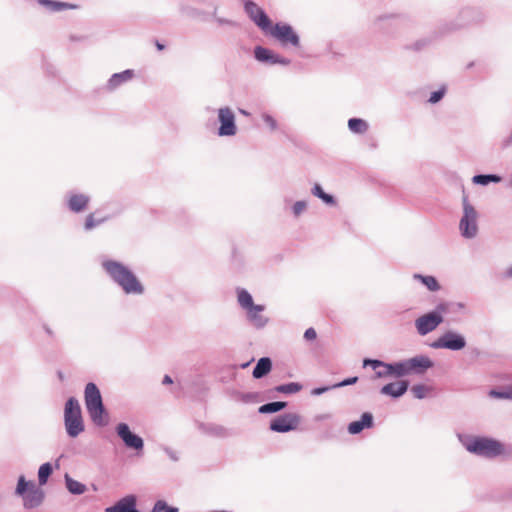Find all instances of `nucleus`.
<instances>
[{
  "label": "nucleus",
  "mask_w": 512,
  "mask_h": 512,
  "mask_svg": "<svg viewBox=\"0 0 512 512\" xmlns=\"http://www.w3.org/2000/svg\"><path fill=\"white\" fill-rule=\"evenodd\" d=\"M102 267L109 277L126 294L141 295L144 293V287L136 275L124 264L114 260H104Z\"/></svg>",
  "instance_id": "obj_1"
},
{
  "label": "nucleus",
  "mask_w": 512,
  "mask_h": 512,
  "mask_svg": "<svg viewBox=\"0 0 512 512\" xmlns=\"http://www.w3.org/2000/svg\"><path fill=\"white\" fill-rule=\"evenodd\" d=\"M460 443L467 451L485 458H495L505 452L504 445L492 438L458 434Z\"/></svg>",
  "instance_id": "obj_2"
},
{
  "label": "nucleus",
  "mask_w": 512,
  "mask_h": 512,
  "mask_svg": "<svg viewBox=\"0 0 512 512\" xmlns=\"http://www.w3.org/2000/svg\"><path fill=\"white\" fill-rule=\"evenodd\" d=\"M84 400L86 410L97 426H105L108 423V414L105 410L100 390L96 384L90 382L84 390Z\"/></svg>",
  "instance_id": "obj_3"
},
{
  "label": "nucleus",
  "mask_w": 512,
  "mask_h": 512,
  "mask_svg": "<svg viewBox=\"0 0 512 512\" xmlns=\"http://www.w3.org/2000/svg\"><path fill=\"white\" fill-rule=\"evenodd\" d=\"M64 425L69 437L76 438L85 429L79 401L71 397L64 408Z\"/></svg>",
  "instance_id": "obj_4"
},
{
  "label": "nucleus",
  "mask_w": 512,
  "mask_h": 512,
  "mask_svg": "<svg viewBox=\"0 0 512 512\" xmlns=\"http://www.w3.org/2000/svg\"><path fill=\"white\" fill-rule=\"evenodd\" d=\"M447 304L440 303L434 311L426 313L415 320V328L417 333L425 336L434 331L442 322V313L446 312Z\"/></svg>",
  "instance_id": "obj_5"
},
{
  "label": "nucleus",
  "mask_w": 512,
  "mask_h": 512,
  "mask_svg": "<svg viewBox=\"0 0 512 512\" xmlns=\"http://www.w3.org/2000/svg\"><path fill=\"white\" fill-rule=\"evenodd\" d=\"M461 235L464 238L471 239L477 235V212L468 202L467 198H463V216L459 223Z\"/></svg>",
  "instance_id": "obj_6"
},
{
  "label": "nucleus",
  "mask_w": 512,
  "mask_h": 512,
  "mask_svg": "<svg viewBox=\"0 0 512 512\" xmlns=\"http://www.w3.org/2000/svg\"><path fill=\"white\" fill-rule=\"evenodd\" d=\"M433 349H448L451 351H459L465 348V337L455 331L449 330L442 334L438 339L430 345Z\"/></svg>",
  "instance_id": "obj_7"
},
{
  "label": "nucleus",
  "mask_w": 512,
  "mask_h": 512,
  "mask_svg": "<svg viewBox=\"0 0 512 512\" xmlns=\"http://www.w3.org/2000/svg\"><path fill=\"white\" fill-rule=\"evenodd\" d=\"M272 37L278 40L283 46L291 45L298 47L300 44V38L298 34L293 30L289 24L277 23L268 29V32Z\"/></svg>",
  "instance_id": "obj_8"
},
{
  "label": "nucleus",
  "mask_w": 512,
  "mask_h": 512,
  "mask_svg": "<svg viewBox=\"0 0 512 512\" xmlns=\"http://www.w3.org/2000/svg\"><path fill=\"white\" fill-rule=\"evenodd\" d=\"M401 362L404 377L408 375H422L434 365L433 361L426 355H416L412 358L401 360Z\"/></svg>",
  "instance_id": "obj_9"
},
{
  "label": "nucleus",
  "mask_w": 512,
  "mask_h": 512,
  "mask_svg": "<svg viewBox=\"0 0 512 512\" xmlns=\"http://www.w3.org/2000/svg\"><path fill=\"white\" fill-rule=\"evenodd\" d=\"M244 9L249 18L265 33L271 28V20L265 11L255 2L248 0L244 4Z\"/></svg>",
  "instance_id": "obj_10"
},
{
  "label": "nucleus",
  "mask_w": 512,
  "mask_h": 512,
  "mask_svg": "<svg viewBox=\"0 0 512 512\" xmlns=\"http://www.w3.org/2000/svg\"><path fill=\"white\" fill-rule=\"evenodd\" d=\"M218 120L220 122V126L218 128L219 136H234L237 133L235 115L229 107H222L218 109Z\"/></svg>",
  "instance_id": "obj_11"
},
{
  "label": "nucleus",
  "mask_w": 512,
  "mask_h": 512,
  "mask_svg": "<svg viewBox=\"0 0 512 512\" xmlns=\"http://www.w3.org/2000/svg\"><path fill=\"white\" fill-rule=\"evenodd\" d=\"M300 416L296 413H285L274 418L270 423V429L278 433H286L295 430L300 423Z\"/></svg>",
  "instance_id": "obj_12"
},
{
  "label": "nucleus",
  "mask_w": 512,
  "mask_h": 512,
  "mask_svg": "<svg viewBox=\"0 0 512 512\" xmlns=\"http://www.w3.org/2000/svg\"><path fill=\"white\" fill-rule=\"evenodd\" d=\"M116 433L127 448L134 449L136 451L143 450V439L140 436L132 433L126 423H119L116 426Z\"/></svg>",
  "instance_id": "obj_13"
},
{
  "label": "nucleus",
  "mask_w": 512,
  "mask_h": 512,
  "mask_svg": "<svg viewBox=\"0 0 512 512\" xmlns=\"http://www.w3.org/2000/svg\"><path fill=\"white\" fill-rule=\"evenodd\" d=\"M255 58L260 62H265L269 64H281V65H289L290 60L280 56L279 54L274 53L273 51L257 46L254 50Z\"/></svg>",
  "instance_id": "obj_14"
},
{
  "label": "nucleus",
  "mask_w": 512,
  "mask_h": 512,
  "mask_svg": "<svg viewBox=\"0 0 512 512\" xmlns=\"http://www.w3.org/2000/svg\"><path fill=\"white\" fill-rule=\"evenodd\" d=\"M408 387H409L408 381L401 380V381L391 382V383L384 385L380 389V393L382 395L390 396L392 398H399L406 393V391L408 390Z\"/></svg>",
  "instance_id": "obj_15"
},
{
  "label": "nucleus",
  "mask_w": 512,
  "mask_h": 512,
  "mask_svg": "<svg viewBox=\"0 0 512 512\" xmlns=\"http://www.w3.org/2000/svg\"><path fill=\"white\" fill-rule=\"evenodd\" d=\"M44 499V492L36 487L35 484H31L29 490L23 496L24 507L32 509L39 506Z\"/></svg>",
  "instance_id": "obj_16"
},
{
  "label": "nucleus",
  "mask_w": 512,
  "mask_h": 512,
  "mask_svg": "<svg viewBox=\"0 0 512 512\" xmlns=\"http://www.w3.org/2000/svg\"><path fill=\"white\" fill-rule=\"evenodd\" d=\"M482 20V14L475 8L467 7L461 10L459 14V21L453 26L452 29L460 28L462 26L480 22Z\"/></svg>",
  "instance_id": "obj_17"
},
{
  "label": "nucleus",
  "mask_w": 512,
  "mask_h": 512,
  "mask_svg": "<svg viewBox=\"0 0 512 512\" xmlns=\"http://www.w3.org/2000/svg\"><path fill=\"white\" fill-rule=\"evenodd\" d=\"M264 309L263 305L256 304L245 310L248 321L256 328H263L268 322V319L262 314Z\"/></svg>",
  "instance_id": "obj_18"
},
{
  "label": "nucleus",
  "mask_w": 512,
  "mask_h": 512,
  "mask_svg": "<svg viewBox=\"0 0 512 512\" xmlns=\"http://www.w3.org/2000/svg\"><path fill=\"white\" fill-rule=\"evenodd\" d=\"M376 378H401L403 376L402 362L384 363L383 368L377 370L375 373Z\"/></svg>",
  "instance_id": "obj_19"
},
{
  "label": "nucleus",
  "mask_w": 512,
  "mask_h": 512,
  "mask_svg": "<svg viewBox=\"0 0 512 512\" xmlns=\"http://www.w3.org/2000/svg\"><path fill=\"white\" fill-rule=\"evenodd\" d=\"M106 512H139L136 509V497L134 495H127L114 506L107 508Z\"/></svg>",
  "instance_id": "obj_20"
},
{
  "label": "nucleus",
  "mask_w": 512,
  "mask_h": 512,
  "mask_svg": "<svg viewBox=\"0 0 512 512\" xmlns=\"http://www.w3.org/2000/svg\"><path fill=\"white\" fill-rule=\"evenodd\" d=\"M133 75H134V72H133V70H130V69H127L120 73L113 74L109 78V80L106 84V89L109 91H113V90L117 89L122 84L131 80L133 78Z\"/></svg>",
  "instance_id": "obj_21"
},
{
  "label": "nucleus",
  "mask_w": 512,
  "mask_h": 512,
  "mask_svg": "<svg viewBox=\"0 0 512 512\" xmlns=\"http://www.w3.org/2000/svg\"><path fill=\"white\" fill-rule=\"evenodd\" d=\"M373 425V416L369 412H365L362 414L361 419L358 421L351 422L348 425V432L350 434H358L360 433L364 428H370Z\"/></svg>",
  "instance_id": "obj_22"
},
{
  "label": "nucleus",
  "mask_w": 512,
  "mask_h": 512,
  "mask_svg": "<svg viewBox=\"0 0 512 512\" xmlns=\"http://www.w3.org/2000/svg\"><path fill=\"white\" fill-rule=\"evenodd\" d=\"M89 202V197L84 194H71L68 198V207L73 212L83 211Z\"/></svg>",
  "instance_id": "obj_23"
},
{
  "label": "nucleus",
  "mask_w": 512,
  "mask_h": 512,
  "mask_svg": "<svg viewBox=\"0 0 512 512\" xmlns=\"http://www.w3.org/2000/svg\"><path fill=\"white\" fill-rule=\"evenodd\" d=\"M272 369V361L268 357L260 358L253 369V377L260 379L267 375Z\"/></svg>",
  "instance_id": "obj_24"
},
{
  "label": "nucleus",
  "mask_w": 512,
  "mask_h": 512,
  "mask_svg": "<svg viewBox=\"0 0 512 512\" xmlns=\"http://www.w3.org/2000/svg\"><path fill=\"white\" fill-rule=\"evenodd\" d=\"M413 278L420 281L431 292H436L440 289V285L434 276L414 274Z\"/></svg>",
  "instance_id": "obj_25"
},
{
  "label": "nucleus",
  "mask_w": 512,
  "mask_h": 512,
  "mask_svg": "<svg viewBox=\"0 0 512 512\" xmlns=\"http://www.w3.org/2000/svg\"><path fill=\"white\" fill-rule=\"evenodd\" d=\"M66 488L71 494L81 495L86 492V485L74 480L68 474L65 475Z\"/></svg>",
  "instance_id": "obj_26"
},
{
  "label": "nucleus",
  "mask_w": 512,
  "mask_h": 512,
  "mask_svg": "<svg viewBox=\"0 0 512 512\" xmlns=\"http://www.w3.org/2000/svg\"><path fill=\"white\" fill-rule=\"evenodd\" d=\"M348 128L354 134H364L368 131V123L361 118H350Z\"/></svg>",
  "instance_id": "obj_27"
},
{
  "label": "nucleus",
  "mask_w": 512,
  "mask_h": 512,
  "mask_svg": "<svg viewBox=\"0 0 512 512\" xmlns=\"http://www.w3.org/2000/svg\"><path fill=\"white\" fill-rule=\"evenodd\" d=\"M237 300L243 310L249 309L255 305L251 294L243 288L237 289Z\"/></svg>",
  "instance_id": "obj_28"
},
{
  "label": "nucleus",
  "mask_w": 512,
  "mask_h": 512,
  "mask_svg": "<svg viewBox=\"0 0 512 512\" xmlns=\"http://www.w3.org/2000/svg\"><path fill=\"white\" fill-rule=\"evenodd\" d=\"M287 406L286 402L276 401V402H269L259 407V413L261 414H269V413H276L278 411H281Z\"/></svg>",
  "instance_id": "obj_29"
},
{
  "label": "nucleus",
  "mask_w": 512,
  "mask_h": 512,
  "mask_svg": "<svg viewBox=\"0 0 512 512\" xmlns=\"http://www.w3.org/2000/svg\"><path fill=\"white\" fill-rule=\"evenodd\" d=\"M303 386L297 382H290L287 384L278 385L274 390L283 394H295L302 390Z\"/></svg>",
  "instance_id": "obj_30"
},
{
  "label": "nucleus",
  "mask_w": 512,
  "mask_h": 512,
  "mask_svg": "<svg viewBox=\"0 0 512 512\" xmlns=\"http://www.w3.org/2000/svg\"><path fill=\"white\" fill-rule=\"evenodd\" d=\"M474 184L478 185H487L490 182L499 183L501 181V177L495 174H479L475 175L472 178Z\"/></svg>",
  "instance_id": "obj_31"
},
{
  "label": "nucleus",
  "mask_w": 512,
  "mask_h": 512,
  "mask_svg": "<svg viewBox=\"0 0 512 512\" xmlns=\"http://www.w3.org/2000/svg\"><path fill=\"white\" fill-rule=\"evenodd\" d=\"M488 395L491 398L512 400V385L501 389H492L489 391Z\"/></svg>",
  "instance_id": "obj_32"
},
{
  "label": "nucleus",
  "mask_w": 512,
  "mask_h": 512,
  "mask_svg": "<svg viewBox=\"0 0 512 512\" xmlns=\"http://www.w3.org/2000/svg\"><path fill=\"white\" fill-rule=\"evenodd\" d=\"M39 4L47 7L50 11H62L67 8H71L72 5H69L65 2L53 1V0H38Z\"/></svg>",
  "instance_id": "obj_33"
},
{
  "label": "nucleus",
  "mask_w": 512,
  "mask_h": 512,
  "mask_svg": "<svg viewBox=\"0 0 512 512\" xmlns=\"http://www.w3.org/2000/svg\"><path fill=\"white\" fill-rule=\"evenodd\" d=\"M398 18L399 16L394 14L381 15L376 19L375 25L380 30H386Z\"/></svg>",
  "instance_id": "obj_34"
},
{
  "label": "nucleus",
  "mask_w": 512,
  "mask_h": 512,
  "mask_svg": "<svg viewBox=\"0 0 512 512\" xmlns=\"http://www.w3.org/2000/svg\"><path fill=\"white\" fill-rule=\"evenodd\" d=\"M52 465L47 462L42 464L38 470V480L40 485H45L48 481L49 476L52 474Z\"/></svg>",
  "instance_id": "obj_35"
},
{
  "label": "nucleus",
  "mask_w": 512,
  "mask_h": 512,
  "mask_svg": "<svg viewBox=\"0 0 512 512\" xmlns=\"http://www.w3.org/2000/svg\"><path fill=\"white\" fill-rule=\"evenodd\" d=\"M431 388L424 384H416L411 387V393L416 399H424L428 396Z\"/></svg>",
  "instance_id": "obj_36"
},
{
  "label": "nucleus",
  "mask_w": 512,
  "mask_h": 512,
  "mask_svg": "<svg viewBox=\"0 0 512 512\" xmlns=\"http://www.w3.org/2000/svg\"><path fill=\"white\" fill-rule=\"evenodd\" d=\"M177 507L169 506L164 500H157L150 512H178Z\"/></svg>",
  "instance_id": "obj_37"
},
{
  "label": "nucleus",
  "mask_w": 512,
  "mask_h": 512,
  "mask_svg": "<svg viewBox=\"0 0 512 512\" xmlns=\"http://www.w3.org/2000/svg\"><path fill=\"white\" fill-rule=\"evenodd\" d=\"M33 484L32 482H27L24 476H20L18 479L17 487H16V494L20 496H24L25 493L29 490L30 485Z\"/></svg>",
  "instance_id": "obj_38"
},
{
  "label": "nucleus",
  "mask_w": 512,
  "mask_h": 512,
  "mask_svg": "<svg viewBox=\"0 0 512 512\" xmlns=\"http://www.w3.org/2000/svg\"><path fill=\"white\" fill-rule=\"evenodd\" d=\"M307 208L306 201H296L292 206V212L295 217H299Z\"/></svg>",
  "instance_id": "obj_39"
},
{
  "label": "nucleus",
  "mask_w": 512,
  "mask_h": 512,
  "mask_svg": "<svg viewBox=\"0 0 512 512\" xmlns=\"http://www.w3.org/2000/svg\"><path fill=\"white\" fill-rule=\"evenodd\" d=\"M216 9L214 10L212 16L213 18L215 19V21L220 25V26H231V27H235L237 26V23L233 20H230V19H227V18H223V17H218L217 14H216Z\"/></svg>",
  "instance_id": "obj_40"
},
{
  "label": "nucleus",
  "mask_w": 512,
  "mask_h": 512,
  "mask_svg": "<svg viewBox=\"0 0 512 512\" xmlns=\"http://www.w3.org/2000/svg\"><path fill=\"white\" fill-rule=\"evenodd\" d=\"M384 363L385 362H383L381 360H377V359H364L363 360L364 367L370 366L372 369H374L376 371H377V369H379V370L382 369Z\"/></svg>",
  "instance_id": "obj_41"
},
{
  "label": "nucleus",
  "mask_w": 512,
  "mask_h": 512,
  "mask_svg": "<svg viewBox=\"0 0 512 512\" xmlns=\"http://www.w3.org/2000/svg\"><path fill=\"white\" fill-rule=\"evenodd\" d=\"M262 119L265 122V124L267 126H269V128L272 131H275L277 129V127H278L277 121H276V119L272 115H270L268 113H263L262 114Z\"/></svg>",
  "instance_id": "obj_42"
},
{
  "label": "nucleus",
  "mask_w": 512,
  "mask_h": 512,
  "mask_svg": "<svg viewBox=\"0 0 512 512\" xmlns=\"http://www.w3.org/2000/svg\"><path fill=\"white\" fill-rule=\"evenodd\" d=\"M445 94V90L444 89H439L437 91H434L431 93L429 99H428V102L431 103V104H435L437 102H439L443 96Z\"/></svg>",
  "instance_id": "obj_43"
},
{
  "label": "nucleus",
  "mask_w": 512,
  "mask_h": 512,
  "mask_svg": "<svg viewBox=\"0 0 512 512\" xmlns=\"http://www.w3.org/2000/svg\"><path fill=\"white\" fill-rule=\"evenodd\" d=\"M104 221V219H101V220H98V221H95L94 220V216L93 214H90L87 216L86 218V221H85V229L86 230H91L93 229L95 226L99 225L100 223H102Z\"/></svg>",
  "instance_id": "obj_44"
},
{
  "label": "nucleus",
  "mask_w": 512,
  "mask_h": 512,
  "mask_svg": "<svg viewBox=\"0 0 512 512\" xmlns=\"http://www.w3.org/2000/svg\"><path fill=\"white\" fill-rule=\"evenodd\" d=\"M357 381H358V377H350V378L344 379L343 381H341L339 383L333 384V387L340 388V387H344V386H349V385L355 384Z\"/></svg>",
  "instance_id": "obj_45"
},
{
  "label": "nucleus",
  "mask_w": 512,
  "mask_h": 512,
  "mask_svg": "<svg viewBox=\"0 0 512 512\" xmlns=\"http://www.w3.org/2000/svg\"><path fill=\"white\" fill-rule=\"evenodd\" d=\"M331 389H336V387H333V385L331 386H325V387H317V388H314L311 390V395L313 396H319Z\"/></svg>",
  "instance_id": "obj_46"
},
{
  "label": "nucleus",
  "mask_w": 512,
  "mask_h": 512,
  "mask_svg": "<svg viewBox=\"0 0 512 512\" xmlns=\"http://www.w3.org/2000/svg\"><path fill=\"white\" fill-rule=\"evenodd\" d=\"M325 204L327 205H335L336 204V201L334 199V197L330 194H327L324 192V194L322 195V197L320 198Z\"/></svg>",
  "instance_id": "obj_47"
},
{
  "label": "nucleus",
  "mask_w": 512,
  "mask_h": 512,
  "mask_svg": "<svg viewBox=\"0 0 512 512\" xmlns=\"http://www.w3.org/2000/svg\"><path fill=\"white\" fill-rule=\"evenodd\" d=\"M317 334L314 328H308L304 333V338L308 341L316 339Z\"/></svg>",
  "instance_id": "obj_48"
},
{
  "label": "nucleus",
  "mask_w": 512,
  "mask_h": 512,
  "mask_svg": "<svg viewBox=\"0 0 512 512\" xmlns=\"http://www.w3.org/2000/svg\"><path fill=\"white\" fill-rule=\"evenodd\" d=\"M311 193H312L314 196H316V197H318V198H321V197H322V195L324 194V191H323V189H322V187H321V185H320V184H315V185L313 186L312 190H311Z\"/></svg>",
  "instance_id": "obj_49"
},
{
  "label": "nucleus",
  "mask_w": 512,
  "mask_h": 512,
  "mask_svg": "<svg viewBox=\"0 0 512 512\" xmlns=\"http://www.w3.org/2000/svg\"><path fill=\"white\" fill-rule=\"evenodd\" d=\"M215 434H217L219 436H226L227 430L222 426H218L215 428Z\"/></svg>",
  "instance_id": "obj_50"
},
{
  "label": "nucleus",
  "mask_w": 512,
  "mask_h": 512,
  "mask_svg": "<svg viewBox=\"0 0 512 512\" xmlns=\"http://www.w3.org/2000/svg\"><path fill=\"white\" fill-rule=\"evenodd\" d=\"M426 44H427V42H426V41H424V40L418 41V42H416V43H415V45H414V49H415V50H420V49H422Z\"/></svg>",
  "instance_id": "obj_51"
},
{
  "label": "nucleus",
  "mask_w": 512,
  "mask_h": 512,
  "mask_svg": "<svg viewBox=\"0 0 512 512\" xmlns=\"http://www.w3.org/2000/svg\"><path fill=\"white\" fill-rule=\"evenodd\" d=\"M504 277L508 279H512V265L505 271Z\"/></svg>",
  "instance_id": "obj_52"
},
{
  "label": "nucleus",
  "mask_w": 512,
  "mask_h": 512,
  "mask_svg": "<svg viewBox=\"0 0 512 512\" xmlns=\"http://www.w3.org/2000/svg\"><path fill=\"white\" fill-rule=\"evenodd\" d=\"M162 383H163L164 385H166V384H172V383H173V380H172V378H171L169 375H165V376H164V378H163Z\"/></svg>",
  "instance_id": "obj_53"
},
{
  "label": "nucleus",
  "mask_w": 512,
  "mask_h": 512,
  "mask_svg": "<svg viewBox=\"0 0 512 512\" xmlns=\"http://www.w3.org/2000/svg\"><path fill=\"white\" fill-rule=\"evenodd\" d=\"M166 452L168 453V455L170 456V458H172L173 460H177V456L175 455L174 452L170 451V450H166Z\"/></svg>",
  "instance_id": "obj_54"
},
{
  "label": "nucleus",
  "mask_w": 512,
  "mask_h": 512,
  "mask_svg": "<svg viewBox=\"0 0 512 512\" xmlns=\"http://www.w3.org/2000/svg\"><path fill=\"white\" fill-rule=\"evenodd\" d=\"M507 187L512 189V174L509 175L507 179Z\"/></svg>",
  "instance_id": "obj_55"
},
{
  "label": "nucleus",
  "mask_w": 512,
  "mask_h": 512,
  "mask_svg": "<svg viewBox=\"0 0 512 512\" xmlns=\"http://www.w3.org/2000/svg\"><path fill=\"white\" fill-rule=\"evenodd\" d=\"M156 46H157L158 50H163L164 49V45L159 43V42L156 43Z\"/></svg>",
  "instance_id": "obj_56"
},
{
  "label": "nucleus",
  "mask_w": 512,
  "mask_h": 512,
  "mask_svg": "<svg viewBox=\"0 0 512 512\" xmlns=\"http://www.w3.org/2000/svg\"><path fill=\"white\" fill-rule=\"evenodd\" d=\"M240 113L245 115V116L249 115V113L247 111L243 110V109H240Z\"/></svg>",
  "instance_id": "obj_57"
},
{
  "label": "nucleus",
  "mask_w": 512,
  "mask_h": 512,
  "mask_svg": "<svg viewBox=\"0 0 512 512\" xmlns=\"http://www.w3.org/2000/svg\"><path fill=\"white\" fill-rule=\"evenodd\" d=\"M458 307H459V308H463V307H464V305H463L462 303H458Z\"/></svg>",
  "instance_id": "obj_58"
},
{
  "label": "nucleus",
  "mask_w": 512,
  "mask_h": 512,
  "mask_svg": "<svg viewBox=\"0 0 512 512\" xmlns=\"http://www.w3.org/2000/svg\"><path fill=\"white\" fill-rule=\"evenodd\" d=\"M247 366H248V363L242 365L243 368H245Z\"/></svg>",
  "instance_id": "obj_59"
}]
</instances>
